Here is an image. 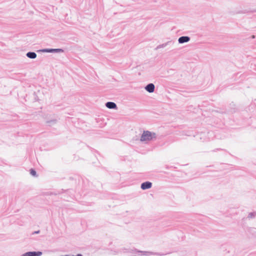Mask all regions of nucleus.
Here are the masks:
<instances>
[{
    "mask_svg": "<svg viewBox=\"0 0 256 256\" xmlns=\"http://www.w3.org/2000/svg\"><path fill=\"white\" fill-rule=\"evenodd\" d=\"M56 122H57V120L56 119H53V120H51L46 121V123L50 126H52L56 124Z\"/></svg>",
    "mask_w": 256,
    "mask_h": 256,
    "instance_id": "nucleus-11",
    "label": "nucleus"
},
{
    "mask_svg": "<svg viewBox=\"0 0 256 256\" xmlns=\"http://www.w3.org/2000/svg\"><path fill=\"white\" fill-rule=\"evenodd\" d=\"M190 40V38L188 36H182L178 38V42L179 44H184L188 42Z\"/></svg>",
    "mask_w": 256,
    "mask_h": 256,
    "instance_id": "nucleus-6",
    "label": "nucleus"
},
{
    "mask_svg": "<svg viewBox=\"0 0 256 256\" xmlns=\"http://www.w3.org/2000/svg\"><path fill=\"white\" fill-rule=\"evenodd\" d=\"M256 216V212H250L248 214V218H252Z\"/></svg>",
    "mask_w": 256,
    "mask_h": 256,
    "instance_id": "nucleus-12",
    "label": "nucleus"
},
{
    "mask_svg": "<svg viewBox=\"0 0 256 256\" xmlns=\"http://www.w3.org/2000/svg\"><path fill=\"white\" fill-rule=\"evenodd\" d=\"M30 174L36 177L38 176L36 172L34 169L31 168L30 170Z\"/></svg>",
    "mask_w": 256,
    "mask_h": 256,
    "instance_id": "nucleus-13",
    "label": "nucleus"
},
{
    "mask_svg": "<svg viewBox=\"0 0 256 256\" xmlns=\"http://www.w3.org/2000/svg\"><path fill=\"white\" fill-rule=\"evenodd\" d=\"M106 106L110 108V109H116L117 108V106L116 104L112 102H108L106 104Z\"/></svg>",
    "mask_w": 256,
    "mask_h": 256,
    "instance_id": "nucleus-8",
    "label": "nucleus"
},
{
    "mask_svg": "<svg viewBox=\"0 0 256 256\" xmlns=\"http://www.w3.org/2000/svg\"><path fill=\"white\" fill-rule=\"evenodd\" d=\"M156 138V134L148 130H144L140 137L141 142L150 141Z\"/></svg>",
    "mask_w": 256,
    "mask_h": 256,
    "instance_id": "nucleus-1",
    "label": "nucleus"
},
{
    "mask_svg": "<svg viewBox=\"0 0 256 256\" xmlns=\"http://www.w3.org/2000/svg\"><path fill=\"white\" fill-rule=\"evenodd\" d=\"M172 42H166L164 44H160L156 48H155L156 50H158L160 48H165L166 46L170 44Z\"/></svg>",
    "mask_w": 256,
    "mask_h": 256,
    "instance_id": "nucleus-10",
    "label": "nucleus"
},
{
    "mask_svg": "<svg viewBox=\"0 0 256 256\" xmlns=\"http://www.w3.org/2000/svg\"><path fill=\"white\" fill-rule=\"evenodd\" d=\"M152 186V183L150 182H146L141 184L140 188L142 190H146L151 188Z\"/></svg>",
    "mask_w": 256,
    "mask_h": 256,
    "instance_id": "nucleus-5",
    "label": "nucleus"
},
{
    "mask_svg": "<svg viewBox=\"0 0 256 256\" xmlns=\"http://www.w3.org/2000/svg\"><path fill=\"white\" fill-rule=\"evenodd\" d=\"M44 52H63L64 50L62 48H44L40 50Z\"/></svg>",
    "mask_w": 256,
    "mask_h": 256,
    "instance_id": "nucleus-2",
    "label": "nucleus"
},
{
    "mask_svg": "<svg viewBox=\"0 0 256 256\" xmlns=\"http://www.w3.org/2000/svg\"><path fill=\"white\" fill-rule=\"evenodd\" d=\"M75 256H82V254H78L77 255Z\"/></svg>",
    "mask_w": 256,
    "mask_h": 256,
    "instance_id": "nucleus-15",
    "label": "nucleus"
},
{
    "mask_svg": "<svg viewBox=\"0 0 256 256\" xmlns=\"http://www.w3.org/2000/svg\"><path fill=\"white\" fill-rule=\"evenodd\" d=\"M26 56L28 58L31 59H34L36 58V54L34 52H29L26 53Z\"/></svg>",
    "mask_w": 256,
    "mask_h": 256,
    "instance_id": "nucleus-9",
    "label": "nucleus"
},
{
    "mask_svg": "<svg viewBox=\"0 0 256 256\" xmlns=\"http://www.w3.org/2000/svg\"><path fill=\"white\" fill-rule=\"evenodd\" d=\"M252 38H255V36L252 35Z\"/></svg>",
    "mask_w": 256,
    "mask_h": 256,
    "instance_id": "nucleus-16",
    "label": "nucleus"
},
{
    "mask_svg": "<svg viewBox=\"0 0 256 256\" xmlns=\"http://www.w3.org/2000/svg\"><path fill=\"white\" fill-rule=\"evenodd\" d=\"M154 85L152 83H150L146 86L145 87V90L148 92L151 93L154 92Z\"/></svg>",
    "mask_w": 256,
    "mask_h": 256,
    "instance_id": "nucleus-7",
    "label": "nucleus"
},
{
    "mask_svg": "<svg viewBox=\"0 0 256 256\" xmlns=\"http://www.w3.org/2000/svg\"><path fill=\"white\" fill-rule=\"evenodd\" d=\"M143 255L144 256H150V255H156L159 256H164V254L161 252H148V251H140Z\"/></svg>",
    "mask_w": 256,
    "mask_h": 256,
    "instance_id": "nucleus-4",
    "label": "nucleus"
},
{
    "mask_svg": "<svg viewBox=\"0 0 256 256\" xmlns=\"http://www.w3.org/2000/svg\"><path fill=\"white\" fill-rule=\"evenodd\" d=\"M40 232V230L35 231L32 232V234H39Z\"/></svg>",
    "mask_w": 256,
    "mask_h": 256,
    "instance_id": "nucleus-14",
    "label": "nucleus"
},
{
    "mask_svg": "<svg viewBox=\"0 0 256 256\" xmlns=\"http://www.w3.org/2000/svg\"><path fill=\"white\" fill-rule=\"evenodd\" d=\"M42 254V252H28L22 254L21 256H41Z\"/></svg>",
    "mask_w": 256,
    "mask_h": 256,
    "instance_id": "nucleus-3",
    "label": "nucleus"
}]
</instances>
